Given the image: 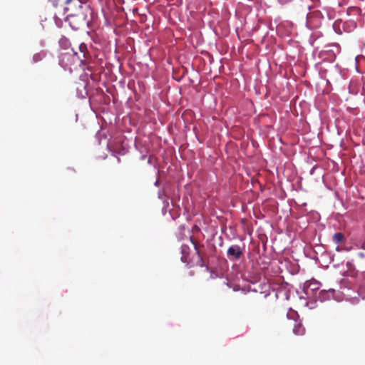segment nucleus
<instances>
[{
    "instance_id": "obj_1",
    "label": "nucleus",
    "mask_w": 365,
    "mask_h": 365,
    "mask_svg": "<svg viewBox=\"0 0 365 365\" xmlns=\"http://www.w3.org/2000/svg\"><path fill=\"white\" fill-rule=\"evenodd\" d=\"M66 21L73 30H78L89 24L91 19L88 17V12L90 9L88 6H83L80 0H66Z\"/></svg>"
},
{
    "instance_id": "obj_2",
    "label": "nucleus",
    "mask_w": 365,
    "mask_h": 365,
    "mask_svg": "<svg viewBox=\"0 0 365 365\" xmlns=\"http://www.w3.org/2000/svg\"><path fill=\"white\" fill-rule=\"evenodd\" d=\"M227 255L230 261L238 260L243 255V252L239 245H234L228 248Z\"/></svg>"
},
{
    "instance_id": "obj_3",
    "label": "nucleus",
    "mask_w": 365,
    "mask_h": 365,
    "mask_svg": "<svg viewBox=\"0 0 365 365\" xmlns=\"http://www.w3.org/2000/svg\"><path fill=\"white\" fill-rule=\"evenodd\" d=\"M340 26H342V28H343V31L344 32H347V33H349L351 31H352L356 26V24L355 23V21H344L343 22L342 21H336L334 24H333V28L334 29H336V27H339Z\"/></svg>"
},
{
    "instance_id": "obj_4",
    "label": "nucleus",
    "mask_w": 365,
    "mask_h": 365,
    "mask_svg": "<svg viewBox=\"0 0 365 365\" xmlns=\"http://www.w3.org/2000/svg\"><path fill=\"white\" fill-rule=\"evenodd\" d=\"M299 6L302 9L311 10L314 8H321L319 0H299Z\"/></svg>"
},
{
    "instance_id": "obj_5",
    "label": "nucleus",
    "mask_w": 365,
    "mask_h": 365,
    "mask_svg": "<svg viewBox=\"0 0 365 365\" xmlns=\"http://www.w3.org/2000/svg\"><path fill=\"white\" fill-rule=\"evenodd\" d=\"M78 50L81 52V53L82 54V56H78V53L76 51H73L74 54L78 56V58L81 60V61L83 64L88 63V58H89V53H88V51H87L86 44L84 43H81L78 46Z\"/></svg>"
},
{
    "instance_id": "obj_6",
    "label": "nucleus",
    "mask_w": 365,
    "mask_h": 365,
    "mask_svg": "<svg viewBox=\"0 0 365 365\" xmlns=\"http://www.w3.org/2000/svg\"><path fill=\"white\" fill-rule=\"evenodd\" d=\"M345 240L344 235L341 232H336L333 235V241L336 244H341Z\"/></svg>"
},
{
    "instance_id": "obj_7",
    "label": "nucleus",
    "mask_w": 365,
    "mask_h": 365,
    "mask_svg": "<svg viewBox=\"0 0 365 365\" xmlns=\"http://www.w3.org/2000/svg\"><path fill=\"white\" fill-rule=\"evenodd\" d=\"M46 56V53L44 51H41L38 53H35L33 56V62L34 63H38L41 61H42Z\"/></svg>"
},
{
    "instance_id": "obj_8",
    "label": "nucleus",
    "mask_w": 365,
    "mask_h": 365,
    "mask_svg": "<svg viewBox=\"0 0 365 365\" xmlns=\"http://www.w3.org/2000/svg\"><path fill=\"white\" fill-rule=\"evenodd\" d=\"M59 43L61 46L66 48L68 44V41L66 38H61L59 41Z\"/></svg>"
},
{
    "instance_id": "obj_9",
    "label": "nucleus",
    "mask_w": 365,
    "mask_h": 365,
    "mask_svg": "<svg viewBox=\"0 0 365 365\" xmlns=\"http://www.w3.org/2000/svg\"><path fill=\"white\" fill-rule=\"evenodd\" d=\"M295 314H297V313L294 312V311H290L288 314H287V317H288V319H294L295 318Z\"/></svg>"
},
{
    "instance_id": "obj_10",
    "label": "nucleus",
    "mask_w": 365,
    "mask_h": 365,
    "mask_svg": "<svg viewBox=\"0 0 365 365\" xmlns=\"http://www.w3.org/2000/svg\"><path fill=\"white\" fill-rule=\"evenodd\" d=\"M334 31H336V33H337L338 34H341L343 32H344L343 31V28H342V26H340L339 28V27H336V29H334Z\"/></svg>"
},
{
    "instance_id": "obj_11",
    "label": "nucleus",
    "mask_w": 365,
    "mask_h": 365,
    "mask_svg": "<svg viewBox=\"0 0 365 365\" xmlns=\"http://www.w3.org/2000/svg\"><path fill=\"white\" fill-rule=\"evenodd\" d=\"M279 3L282 5H284L291 1V0H278Z\"/></svg>"
},
{
    "instance_id": "obj_12",
    "label": "nucleus",
    "mask_w": 365,
    "mask_h": 365,
    "mask_svg": "<svg viewBox=\"0 0 365 365\" xmlns=\"http://www.w3.org/2000/svg\"><path fill=\"white\" fill-rule=\"evenodd\" d=\"M194 245H195V250H196V251H197V253L199 255L200 253H199V251H198V250H197V245H196V244H194Z\"/></svg>"
},
{
    "instance_id": "obj_13",
    "label": "nucleus",
    "mask_w": 365,
    "mask_h": 365,
    "mask_svg": "<svg viewBox=\"0 0 365 365\" xmlns=\"http://www.w3.org/2000/svg\"><path fill=\"white\" fill-rule=\"evenodd\" d=\"M312 288H314V289H317L318 287H314V286H312Z\"/></svg>"
},
{
    "instance_id": "obj_14",
    "label": "nucleus",
    "mask_w": 365,
    "mask_h": 365,
    "mask_svg": "<svg viewBox=\"0 0 365 365\" xmlns=\"http://www.w3.org/2000/svg\"><path fill=\"white\" fill-rule=\"evenodd\" d=\"M312 288H314V289H317L318 287H314V286H312Z\"/></svg>"
}]
</instances>
